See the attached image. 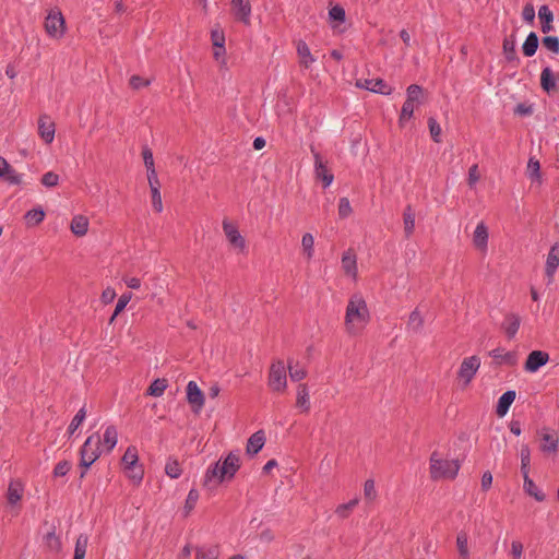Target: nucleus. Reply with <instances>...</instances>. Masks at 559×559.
Returning <instances> with one entry per match:
<instances>
[{
  "label": "nucleus",
  "instance_id": "48",
  "mask_svg": "<svg viewBox=\"0 0 559 559\" xmlns=\"http://www.w3.org/2000/svg\"><path fill=\"white\" fill-rule=\"evenodd\" d=\"M378 497L373 479H367L364 484V498L367 502H373Z\"/></svg>",
  "mask_w": 559,
  "mask_h": 559
},
{
  "label": "nucleus",
  "instance_id": "36",
  "mask_svg": "<svg viewBox=\"0 0 559 559\" xmlns=\"http://www.w3.org/2000/svg\"><path fill=\"white\" fill-rule=\"evenodd\" d=\"M24 218L26 221V224L28 226H37L40 224L45 218V211L41 206L34 207L26 212L24 215Z\"/></svg>",
  "mask_w": 559,
  "mask_h": 559
},
{
  "label": "nucleus",
  "instance_id": "3",
  "mask_svg": "<svg viewBox=\"0 0 559 559\" xmlns=\"http://www.w3.org/2000/svg\"><path fill=\"white\" fill-rule=\"evenodd\" d=\"M430 477L433 480L448 478L454 479L460 471L457 460H443L437 452L430 455Z\"/></svg>",
  "mask_w": 559,
  "mask_h": 559
},
{
  "label": "nucleus",
  "instance_id": "34",
  "mask_svg": "<svg viewBox=\"0 0 559 559\" xmlns=\"http://www.w3.org/2000/svg\"><path fill=\"white\" fill-rule=\"evenodd\" d=\"M489 356L498 364L514 365L516 361L515 354L513 352H504L502 348H495L490 350Z\"/></svg>",
  "mask_w": 559,
  "mask_h": 559
},
{
  "label": "nucleus",
  "instance_id": "16",
  "mask_svg": "<svg viewBox=\"0 0 559 559\" xmlns=\"http://www.w3.org/2000/svg\"><path fill=\"white\" fill-rule=\"evenodd\" d=\"M223 230L231 246L240 250L246 248V240L235 225L225 219L223 221Z\"/></svg>",
  "mask_w": 559,
  "mask_h": 559
},
{
  "label": "nucleus",
  "instance_id": "25",
  "mask_svg": "<svg viewBox=\"0 0 559 559\" xmlns=\"http://www.w3.org/2000/svg\"><path fill=\"white\" fill-rule=\"evenodd\" d=\"M516 393L514 390H508L498 400L496 406V414L499 417H503L508 412L512 403L514 402Z\"/></svg>",
  "mask_w": 559,
  "mask_h": 559
},
{
  "label": "nucleus",
  "instance_id": "38",
  "mask_svg": "<svg viewBox=\"0 0 559 559\" xmlns=\"http://www.w3.org/2000/svg\"><path fill=\"white\" fill-rule=\"evenodd\" d=\"M523 487L527 495L534 497L539 502L545 500V495L538 489L533 479L530 478V475L523 477Z\"/></svg>",
  "mask_w": 559,
  "mask_h": 559
},
{
  "label": "nucleus",
  "instance_id": "55",
  "mask_svg": "<svg viewBox=\"0 0 559 559\" xmlns=\"http://www.w3.org/2000/svg\"><path fill=\"white\" fill-rule=\"evenodd\" d=\"M329 16L333 21L344 22L346 13L343 7L336 4L329 10Z\"/></svg>",
  "mask_w": 559,
  "mask_h": 559
},
{
  "label": "nucleus",
  "instance_id": "10",
  "mask_svg": "<svg viewBox=\"0 0 559 559\" xmlns=\"http://www.w3.org/2000/svg\"><path fill=\"white\" fill-rule=\"evenodd\" d=\"M187 400L195 414H199L204 406V394L195 381H189L187 384Z\"/></svg>",
  "mask_w": 559,
  "mask_h": 559
},
{
  "label": "nucleus",
  "instance_id": "9",
  "mask_svg": "<svg viewBox=\"0 0 559 559\" xmlns=\"http://www.w3.org/2000/svg\"><path fill=\"white\" fill-rule=\"evenodd\" d=\"M314 157V175L317 179L322 180L323 188H328L334 180L333 174L329 170L326 163L323 162L319 152L311 150Z\"/></svg>",
  "mask_w": 559,
  "mask_h": 559
},
{
  "label": "nucleus",
  "instance_id": "31",
  "mask_svg": "<svg viewBox=\"0 0 559 559\" xmlns=\"http://www.w3.org/2000/svg\"><path fill=\"white\" fill-rule=\"evenodd\" d=\"M539 45L538 36L535 32H531L522 45V51L525 57H533Z\"/></svg>",
  "mask_w": 559,
  "mask_h": 559
},
{
  "label": "nucleus",
  "instance_id": "62",
  "mask_svg": "<svg viewBox=\"0 0 559 559\" xmlns=\"http://www.w3.org/2000/svg\"><path fill=\"white\" fill-rule=\"evenodd\" d=\"M142 156L146 170L155 169L153 152L151 151V148L144 146L142 150Z\"/></svg>",
  "mask_w": 559,
  "mask_h": 559
},
{
  "label": "nucleus",
  "instance_id": "47",
  "mask_svg": "<svg viewBox=\"0 0 559 559\" xmlns=\"http://www.w3.org/2000/svg\"><path fill=\"white\" fill-rule=\"evenodd\" d=\"M195 559H218L216 547H199L195 550Z\"/></svg>",
  "mask_w": 559,
  "mask_h": 559
},
{
  "label": "nucleus",
  "instance_id": "11",
  "mask_svg": "<svg viewBox=\"0 0 559 559\" xmlns=\"http://www.w3.org/2000/svg\"><path fill=\"white\" fill-rule=\"evenodd\" d=\"M231 10L235 19L245 25L251 22V3L249 0H231Z\"/></svg>",
  "mask_w": 559,
  "mask_h": 559
},
{
  "label": "nucleus",
  "instance_id": "61",
  "mask_svg": "<svg viewBox=\"0 0 559 559\" xmlns=\"http://www.w3.org/2000/svg\"><path fill=\"white\" fill-rule=\"evenodd\" d=\"M130 86L134 90H139V88H142V87H145V86H148L151 84V81L147 80V79H144L140 75H132L130 78Z\"/></svg>",
  "mask_w": 559,
  "mask_h": 559
},
{
  "label": "nucleus",
  "instance_id": "2",
  "mask_svg": "<svg viewBox=\"0 0 559 559\" xmlns=\"http://www.w3.org/2000/svg\"><path fill=\"white\" fill-rule=\"evenodd\" d=\"M369 321V310L361 295H353L347 304L345 313L346 330L350 334H358Z\"/></svg>",
  "mask_w": 559,
  "mask_h": 559
},
{
  "label": "nucleus",
  "instance_id": "33",
  "mask_svg": "<svg viewBox=\"0 0 559 559\" xmlns=\"http://www.w3.org/2000/svg\"><path fill=\"white\" fill-rule=\"evenodd\" d=\"M456 548L459 551L460 559H471V552L468 548V535L466 532L461 531L456 535Z\"/></svg>",
  "mask_w": 559,
  "mask_h": 559
},
{
  "label": "nucleus",
  "instance_id": "18",
  "mask_svg": "<svg viewBox=\"0 0 559 559\" xmlns=\"http://www.w3.org/2000/svg\"><path fill=\"white\" fill-rule=\"evenodd\" d=\"M521 325V318L516 313H507L501 324L507 337L512 340L515 337Z\"/></svg>",
  "mask_w": 559,
  "mask_h": 559
},
{
  "label": "nucleus",
  "instance_id": "40",
  "mask_svg": "<svg viewBox=\"0 0 559 559\" xmlns=\"http://www.w3.org/2000/svg\"><path fill=\"white\" fill-rule=\"evenodd\" d=\"M165 473L173 479L179 478L181 476L182 469L178 460L169 457L165 465Z\"/></svg>",
  "mask_w": 559,
  "mask_h": 559
},
{
  "label": "nucleus",
  "instance_id": "49",
  "mask_svg": "<svg viewBox=\"0 0 559 559\" xmlns=\"http://www.w3.org/2000/svg\"><path fill=\"white\" fill-rule=\"evenodd\" d=\"M301 246H302L304 252L306 253L307 258L311 259L314 253V249H313L314 238L310 233H306L302 236Z\"/></svg>",
  "mask_w": 559,
  "mask_h": 559
},
{
  "label": "nucleus",
  "instance_id": "46",
  "mask_svg": "<svg viewBox=\"0 0 559 559\" xmlns=\"http://www.w3.org/2000/svg\"><path fill=\"white\" fill-rule=\"evenodd\" d=\"M86 417V409L85 407H82L78 411L75 416L72 418L69 427H68V433L71 436L75 432V430L82 425V423L85 420Z\"/></svg>",
  "mask_w": 559,
  "mask_h": 559
},
{
  "label": "nucleus",
  "instance_id": "43",
  "mask_svg": "<svg viewBox=\"0 0 559 559\" xmlns=\"http://www.w3.org/2000/svg\"><path fill=\"white\" fill-rule=\"evenodd\" d=\"M359 502V498L358 497H355L354 499H352L350 501H348L347 503H343V504H340L336 509H335V514L341 518V519H346L348 518L350 511L358 504Z\"/></svg>",
  "mask_w": 559,
  "mask_h": 559
},
{
  "label": "nucleus",
  "instance_id": "45",
  "mask_svg": "<svg viewBox=\"0 0 559 559\" xmlns=\"http://www.w3.org/2000/svg\"><path fill=\"white\" fill-rule=\"evenodd\" d=\"M288 371L289 377L293 381H301L307 377V371L304 367H301L298 362L295 365H292V361H288Z\"/></svg>",
  "mask_w": 559,
  "mask_h": 559
},
{
  "label": "nucleus",
  "instance_id": "59",
  "mask_svg": "<svg viewBox=\"0 0 559 559\" xmlns=\"http://www.w3.org/2000/svg\"><path fill=\"white\" fill-rule=\"evenodd\" d=\"M5 180L10 185H21L23 181V175L19 174L14 168H10L9 171L5 174Z\"/></svg>",
  "mask_w": 559,
  "mask_h": 559
},
{
  "label": "nucleus",
  "instance_id": "13",
  "mask_svg": "<svg viewBox=\"0 0 559 559\" xmlns=\"http://www.w3.org/2000/svg\"><path fill=\"white\" fill-rule=\"evenodd\" d=\"M357 86L381 95H390L393 91L392 86L382 79H366L357 82Z\"/></svg>",
  "mask_w": 559,
  "mask_h": 559
},
{
  "label": "nucleus",
  "instance_id": "14",
  "mask_svg": "<svg viewBox=\"0 0 559 559\" xmlns=\"http://www.w3.org/2000/svg\"><path fill=\"white\" fill-rule=\"evenodd\" d=\"M540 86L547 94L559 90V72L555 73L549 67H545L540 73Z\"/></svg>",
  "mask_w": 559,
  "mask_h": 559
},
{
  "label": "nucleus",
  "instance_id": "29",
  "mask_svg": "<svg viewBox=\"0 0 559 559\" xmlns=\"http://www.w3.org/2000/svg\"><path fill=\"white\" fill-rule=\"evenodd\" d=\"M118 441V431L115 426L110 425L105 428L103 440L100 439V444L106 448L107 452H110L117 444Z\"/></svg>",
  "mask_w": 559,
  "mask_h": 559
},
{
  "label": "nucleus",
  "instance_id": "22",
  "mask_svg": "<svg viewBox=\"0 0 559 559\" xmlns=\"http://www.w3.org/2000/svg\"><path fill=\"white\" fill-rule=\"evenodd\" d=\"M24 492V485L21 480L14 479L9 483L7 499L9 504L15 506L17 504Z\"/></svg>",
  "mask_w": 559,
  "mask_h": 559
},
{
  "label": "nucleus",
  "instance_id": "26",
  "mask_svg": "<svg viewBox=\"0 0 559 559\" xmlns=\"http://www.w3.org/2000/svg\"><path fill=\"white\" fill-rule=\"evenodd\" d=\"M342 269L347 275L356 278L357 260L355 253H353L350 250L345 251L342 255Z\"/></svg>",
  "mask_w": 559,
  "mask_h": 559
},
{
  "label": "nucleus",
  "instance_id": "35",
  "mask_svg": "<svg viewBox=\"0 0 559 559\" xmlns=\"http://www.w3.org/2000/svg\"><path fill=\"white\" fill-rule=\"evenodd\" d=\"M558 442L557 433H544L540 450L545 453H556L558 451Z\"/></svg>",
  "mask_w": 559,
  "mask_h": 559
},
{
  "label": "nucleus",
  "instance_id": "60",
  "mask_svg": "<svg viewBox=\"0 0 559 559\" xmlns=\"http://www.w3.org/2000/svg\"><path fill=\"white\" fill-rule=\"evenodd\" d=\"M152 194V206L153 209L160 213L163 211V202H162V195L159 189L155 188L151 190Z\"/></svg>",
  "mask_w": 559,
  "mask_h": 559
},
{
  "label": "nucleus",
  "instance_id": "8",
  "mask_svg": "<svg viewBox=\"0 0 559 559\" xmlns=\"http://www.w3.org/2000/svg\"><path fill=\"white\" fill-rule=\"evenodd\" d=\"M480 368V358L476 355L466 357L462 360L457 371V378L463 381L464 385H468L478 369Z\"/></svg>",
  "mask_w": 559,
  "mask_h": 559
},
{
  "label": "nucleus",
  "instance_id": "37",
  "mask_svg": "<svg viewBox=\"0 0 559 559\" xmlns=\"http://www.w3.org/2000/svg\"><path fill=\"white\" fill-rule=\"evenodd\" d=\"M167 386H168V382L166 379H164V378L155 379L147 388L146 394L154 396V397H159L164 394Z\"/></svg>",
  "mask_w": 559,
  "mask_h": 559
},
{
  "label": "nucleus",
  "instance_id": "57",
  "mask_svg": "<svg viewBox=\"0 0 559 559\" xmlns=\"http://www.w3.org/2000/svg\"><path fill=\"white\" fill-rule=\"evenodd\" d=\"M71 469V463L69 461H60L53 468L55 477H63Z\"/></svg>",
  "mask_w": 559,
  "mask_h": 559
},
{
  "label": "nucleus",
  "instance_id": "41",
  "mask_svg": "<svg viewBox=\"0 0 559 559\" xmlns=\"http://www.w3.org/2000/svg\"><path fill=\"white\" fill-rule=\"evenodd\" d=\"M521 456V473L523 477L528 476L531 464V450L527 444H523L520 452Z\"/></svg>",
  "mask_w": 559,
  "mask_h": 559
},
{
  "label": "nucleus",
  "instance_id": "52",
  "mask_svg": "<svg viewBox=\"0 0 559 559\" xmlns=\"http://www.w3.org/2000/svg\"><path fill=\"white\" fill-rule=\"evenodd\" d=\"M59 175L53 171H47L43 175L40 182L46 188H55L59 183Z\"/></svg>",
  "mask_w": 559,
  "mask_h": 559
},
{
  "label": "nucleus",
  "instance_id": "15",
  "mask_svg": "<svg viewBox=\"0 0 559 559\" xmlns=\"http://www.w3.org/2000/svg\"><path fill=\"white\" fill-rule=\"evenodd\" d=\"M549 360V355L543 350H533L528 354L525 361V370L536 372L540 367L545 366Z\"/></svg>",
  "mask_w": 559,
  "mask_h": 559
},
{
  "label": "nucleus",
  "instance_id": "58",
  "mask_svg": "<svg viewBox=\"0 0 559 559\" xmlns=\"http://www.w3.org/2000/svg\"><path fill=\"white\" fill-rule=\"evenodd\" d=\"M45 540L46 545L52 550H59L61 548V542L53 531L46 534Z\"/></svg>",
  "mask_w": 559,
  "mask_h": 559
},
{
  "label": "nucleus",
  "instance_id": "53",
  "mask_svg": "<svg viewBox=\"0 0 559 559\" xmlns=\"http://www.w3.org/2000/svg\"><path fill=\"white\" fill-rule=\"evenodd\" d=\"M543 46L555 55L559 53V38L557 36H546L542 40Z\"/></svg>",
  "mask_w": 559,
  "mask_h": 559
},
{
  "label": "nucleus",
  "instance_id": "5",
  "mask_svg": "<svg viewBox=\"0 0 559 559\" xmlns=\"http://www.w3.org/2000/svg\"><path fill=\"white\" fill-rule=\"evenodd\" d=\"M424 90L420 85L412 84L406 90V99L402 106L399 123L404 127L413 118L415 105L423 102Z\"/></svg>",
  "mask_w": 559,
  "mask_h": 559
},
{
  "label": "nucleus",
  "instance_id": "1",
  "mask_svg": "<svg viewBox=\"0 0 559 559\" xmlns=\"http://www.w3.org/2000/svg\"><path fill=\"white\" fill-rule=\"evenodd\" d=\"M239 468V452L231 451L223 461L219 460L207 467L204 476V486H209L211 483L217 485L225 480H230Z\"/></svg>",
  "mask_w": 559,
  "mask_h": 559
},
{
  "label": "nucleus",
  "instance_id": "6",
  "mask_svg": "<svg viewBox=\"0 0 559 559\" xmlns=\"http://www.w3.org/2000/svg\"><path fill=\"white\" fill-rule=\"evenodd\" d=\"M267 385L274 392H284L286 390L287 376L283 360H276L271 365Z\"/></svg>",
  "mask_w": 559,
  "mask_h": 559
},
{
  "label": "nucleus",
  "instance_id": "27",
  "mask_svg": "<svg viewBox=\"0 0 559 559\" xmlns=\"http://www.w3.org/2000/svg\"><path fill=\"white\" fill-rule=\"evenodd\" d=\"M296 406L305 413L310 411L309 389L306 383H301L297 388Z\"/></svg>",
  "mask_w": 559,
  "mask_h": 559
},
{
  "label": "nucleus",
  "instance_id": "63",
  "mask_svg": "<svg viewBox=\"0 0 559 559\" xmlns=\"http://www.w3.org/2000/svg\"><path fill=\"white\" fill-rule=\"evenodd\" d=\"M211 40L214 47H221L222 45H225L224 32L221 29H212Z\"/></svg>",
  "mask_w": 559,
  "mask_h": 559
},
{
  "label": "nucleus",
  "instance_id": "32",
  "mask_svg": "<svg viewBox=\"0 0 559 559\" xmlns=\"http://www.w3.org/2000/svg\"><path fill=\"white\" fill-rule=\"evenodd\" d=\"M403 224L405 237L409 238L415 230V212L412 205H407L403 212Z\"/></svg>",
  "mask_w": 559,
  "mask_h": 559
},
{
  "label": "nucleus",
  "instance_id": "17",
  "mask_svg": "<svg viewBox=\"0 0 559 559\" xmlns=\"http://www.w3.org/2000/svg\"><path fill=\"white\" fill-rule=\"evenodd\" d=\"M55 123L47 115H41L38 119V133L46 144H50L55 139Z\"/></svg>",
  "mask_w": 559,
  "mask_h": 559
},
{
  "label": "nucleus",
  "instance_id": "21",
  "mask_svg": "<svg viewBox=\"0 0 559 559\" xmlns=\"http://www.w3.org/2000/svg\"><path fill=\"white\" fill-rule=\"evenodd\" d=\"M473 243L480 250L486 251L488 246V228L484 222L477 224L473 234Z\"/></svg>",
  "mask_w": 559,
  "mask_h": 559
},
{
  "label": "nucleus",
  "instance_id": "12",
  "mask_svg": "<svg viewBox=\"0 0 559 559\" xmlns=\"http://www.w3.org/2000/svg\"><path fill=\"white\" fill-rule=\"evenodd\" d=\"M559 266V243L551 246L545 265V274L547 276V284L550 285L554 282L556 271Z\"/></svg>",
  "mask_w": 559,
  "mask_h": 559
},
{
  "label": "nucleus",
  "instance_id": "20",
  "mask_svg": "<svg viewBox=\"0 0 559 559\" xmlns=\"http://www.w3.org/2000/svg\"><path fill=\"white\" fill-rule=\"evenodd\" d=\"M299 63L305 69H309L317 59L312 56L309 46L304 40H298L296 45Z\"/></svg>",
  "mask_w": 559,
  "mask_h": 559
},
{
  "label": "nucleus",
  "instance_id": "39",
  "mask_svg": "<svg viewBox=\"0 0 559 559\" xmlns=\"http://www.w3.org/2000/svg\"><path fill=\"white\" fill-rule=\"evenodd\" d=\"M121 463L124 466V469L139 464V455H138V450L135 447H133V445L128 447V449L126 450V452L121 459Z\"/></svg>",
  "mask_w": 559,
  "mask_h": 559
},
{
  "label": "nucleus",
  "instance_id": "30",
  "mask_svg": "<svg viewBox=\"0 0 559 559\" xmlns=\"http://www.w3.org/2000/svg\"><path fill=\"white\" fill-rule=\"evenodd\" d=\"M70 229L75 236H85L88 230L87 217L84 215H75L71 221Z\"/></svg>",
  "mask_w": 559,
  "mask_h": 559
},
{
  "label": "nucleus",
  "instance_id": "42",
  "mask_svg": "<svg viewBox=\"0 0 559 559\" xmlns=\"http://www.w3.org/2000/svg\"><path fill=\"white\" fill-rule=\"evenodd\" d=\"M127 477L135 485H140L143 480L144 471L141 464L124 469Z\"/></svg>",
  "mask_w": 559,
  "mask_h": 559
},
{
  "label": "nucleus",
  "instance_id": "56",
  "mask_svg": "<svg viewBox=\"0 0 559 559\" xmlns=\"http://www.w3.org/2000/svg\"><path fill=\"white\" fill-rule=\"evenodd\" d=\"M352 206L347 198H341L338 202V216L346 218L352 214Z\"/></svg>",
  "mask_w": 559,
  "mask_h": 559
},
{
  "label": "nucleus",
  "instance_id": "28",
  "mask_svg": "<svg viewBox=\"0 0 559 559\" xmlns=\"http://www.w3.org/2000/svg\"><path fill=\"white\" fill-rule=\"evenodd\" d=\"M538 17L540 20V29L543 33H549L552 31L554 14L548 5H542L538 10Z\"/></svg>",
  "mask_w": 559,
  "mask_h": 559
},
{
  "label": "nucleus",
  "instance_id": "64",
  "mask_svg": "<svg viewBox=\"0 0 559 559\" xmlns=\"http://www.w3.org/2000/svg\"><path fill=\"white\" fill-rule=\"evenodd\" d=\"M522 17L527 23H533L535 20V10L534 7L530 3H527L522 11Z\"/></svg>",
  "mask_w": 559,
  "mask_h": 559
},
{
  "label": "nucleus",
  "instance_id": "51",
  "mask_svg": "<svg viewBox=\"0 0 559 559\" xmlns=\"http://www.w3.org/2000/svg\"><path fill=\"white\" fill-rule=\"evenodd\" d=\"M199 500V492L197 489L192 488L188 492L186 502H185V512L186 515L189 514L195 507L197 502Z\"/></svg>",
  "mask_w": 559,
  "mask_h": 559
},
{
  "label": "nucleus",
  "instance_id": "4",
  "mask_svg": "<svg viewBox=\"0 0 559 559\" xmlns=\"http://www.w3.org/2000/svg\"><path fill=\"white\" fill-rule=\"evenodd\" d=\"M100 436L95 432L87 437L80 450V465L84 467L81 478L85 476L86 469L100 456Z\"/></svg>",
  "mask_w": 559,
  "mask_h": 559
},
{
  "label": "nucleus",
  "instance_id": "24",
  "mask_svg": "<svg viewBox=\"0 0 559 559\" xmlns=\"http://www.w3.org/2000/svg\"><path fill=\"white\" fill-rule=\"evenodd\" d=\"M424 323L425 319L423 313L418 308H415L408 317L406 329L414 334H420L424 330Z\"/></svg>",
  "mask_w": 559,
  "mask_h": 559
},
{
  "label": "nucleus",
  "instance_id": "19",
  "mask_svg": "<svg viewBox=\"0 0 559 559\" xmlns=\"http://www.w3.org/2000/svg\"><path fill=\"white\" fill-rule=\"evenodd\" d=\"M265 443V435L263 430H258L250 436L246 447V453L250 456L258 454Z\"/></svg>",
  "mask_w": 559,
  "mask_h": 559
},
{
  "label": "nucleus",
  "instance_id": "44",
  "mask_svg": "<svg viewBox=\"0 0 559 559\" xmlns=\"http://www.w3.org/2000/svg\"><path fill=\"white\" fill-rule=\"evenodd\" d=\"M87 536L80 535L75 542L74 557L73 559H84L87 548Z\"/></svg>",
  "mask_w": 559,
  "mask_h": 559
},
{
  "label": "nucleus",
  "instance_id": "54",
  "mask_svg": "<svg viewBox=\"0 0 559 559\" xmlns=\"http://www.w3.org/2000/svg\"><path fill=\"white\" fill-rule=\"evenodd\" d=\"M131 293H124L119 297L111 317V321L127 307L128 302L131 300Z\"/></svg>",
  "mask_w": 559,
  "mask_h": 559
},
{
  "label": "nucleus",
  "instance_id": "23",
  "mask_svg": "<svg viewBox=\"0 0 559 559\" xmlns=\"http://www.w3.org/2000/svg\"><path fill=\"white\" fill-rule=\"evenodd\" d=\"M516 43L513 35H511L509 38H504L503 40V53L508 62L512 63L514 67H518L520 64V58L516 53Z\"/></svg>",
  "mask_w": 559,
  "mask_h": 559
},
{
  "label": "nucleus",
  "instance_id": "7",
  "mask_svg": "<svg viewBox=\"0 0 559 559\" xmlns=\"http://www.w3.org/2000/svg\"><path fill=\"white\" fill-rule=\"evenodd\" d=\"M46 33L52 38H61L66 32V21L60 10H50L45 20Z\"/></svg>",
  "mask_w": 559,
  "mask_h": 559
},
{
  "label": "nucleus",
  "instance_id": "50",
  "mask_svg": "<svg viewBox=\"0 0 559 559\" xmlns=\"http://www.w3.org/2000/svg\"><path fill=\"white\" fill-rule=\"evenodd\" d=\"M428 127H429L431 139L436 143H440L441 142V127L433 117H430L428 119Z\"/></svg>",
  "mask_w": 559,
  "mask_h": 559
}]
</instances>
